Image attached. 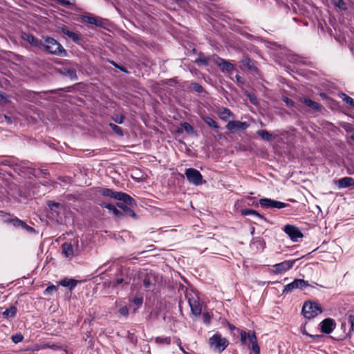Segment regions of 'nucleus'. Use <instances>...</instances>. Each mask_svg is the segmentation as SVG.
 I'll return each instance as SVG.
<instances>
[{"mask_svg":"<svg viewBox=\"0 0 354 354\" xmlns=\"http://www.w3.org/2000/svg\"><path fill=\"white\" fill-rule=\"evenodd\" d=\"M308 286H309L308 281L300 279H295L292 282L285 286L283 294H288L295 289L303 290Z\"/></svg>","mask_w":354,"mask_h":354,"instance_id":"obj_7","label":"nucleus"},{"mask_svg":"<svg viewBox=\"0 0 354 354\" xmlns=\"http://www.w3.org/2000/svg\"><path fill=\"white\" fill-rule=\"evenodd\" d=\"M259 204L262 207L277 209L284 208L288 205L287 203L267 198L260 199Z\"/></svg>","mask_w":354,"mask_h":354,"instance_id":"obj_9","label":"nucleus"},{"mask_svg":"<svg viewBox=\"0 0 354 354\" xmlns=\"http://www.w3.org/2000/svg\"><path fill=\"white\" fill-rule=\"evenodd\" d=\"M23 228L26 229L27 231H32L33 230L32 227H30L28 225H27L26 227H23Z\"/></svg>","mask_w":354,"mask_h":354,"instance_id":"obj_57","label":"nucleus"},{"mask_svg":"<svg viewBox=\"0 0 354 354\" xmlns=\"http://www.w3.org/2000/svg\"><path fill=\"white\" fill-rule=\"evenodd\" d=\"M241 342L242 344H245L247 339L252 344V349L254 354H259L260 348L257 344V339L254 331L250 330L248 333L241 330L240 333Z\"/></svg>","mask_w":354,"mask_h":354,"instance_id":"obj_5","label":"nucleus"},{"mask_svg":"<svg viewBox=\"0 0 354 354\" xmlns=\"http://www.w3.org/2000/svg\"><path fill=\"white\" fill-rule=\"evenodd\" d=\"M181 127L183 129V130L188 133H192L194 132V128L188 122L182 123Z\"/></svg>","mask_w":354,"mask_h":354,"instance_id":"obj_33","label":"nucleus"},{"mask_svg":"<svg viewBox=\"0 0 354 354\" xmlns=\"http://www.w3.org/2000/svg\"><path fill=\"white\" fill-rule=\"evenodd\" d=\"M81 19L82 21L86 22L90 24H93L97 26H102L104 24L102 19L99 17H94L91 15H82Z\"/></svg>","mask_w":354,"mask_h":354,"instance_id":"obj_16","label":"nucleus"},{"mask_svg":"<svg viewBox=\"0 0 354 354\" xmlns=\"http://www.w3.org/2000/svg\"><path fill=\"white\" fill-rule=\"evenodd\" d=\"M60 30L63 34L67 35L76 44H79L82 40V35L71 31L66 27H61Z\"/></svg>","mask_w":354,"mask_h":354,"instance_id":"obj_15","label":"nucleus"},{"mask_svg":"<svg viewBox=\"0 0 354 354\" xmlns=\"http://www.w3.org/2000/svg\"><path fill=\"white\" fill-rule=\"evenodd\" d=\"M45 48L50 54L65 56L66 52L64 47L55 39L46 37L45 39Z\"/></svg>","mask_w":354,"mask_h":354,"instance_id":"obj_3","label":"nucleus"},{"mask_svg":"<svg viewBox=\"0 0 354 354\" xmlns=\"http://www.w3.org/2000/svg\"><path fill=\"white\" fill-rule=\"evenodd\" d=\"M228 326L230 328V330H232L235 329V326L230 323L228 324Z\"/></svg>","mask_w":354,"mask_h":354,"instance_id":"obj_58","label":"nucleus"},{"mask_svg":"<svg viewBox=\"0 0 354 354\" xmlns=\"http://www.w3.org/2000/svg\"><path fill=\"white\" fill-rule=\"evenodd\" d=\"M241 213L243 215L247 216V215H254L260 219L266 220L265 217L260 214L258 212L252 209H245L241 211Z\"/></svg>","mask_w":354,"mask_h":354,"instance_id":"obj_28","label":"nucleus"},{"mask_svg":"<svg viewBox=\"0 0 354 354\" xmlns=\"http://www.w3.org/2000/svg\"><path fill=\"white\" fill-rule=\"evenodd\" d=\"M24 339V337L21 334H16L12 336V340L14 343L17 344L21 342Z\"/></svg>","mask_w":354,"mask_h":354,"instance_id":"obj_41","label":"nucleus"},{"mask_svg":"<svg viewBox=\"0 0 354 354\" xmlns=\"http://www.w3.org/2000/svg\"><path fill=\"white\" fill-rule=\"evenodd\" d=\"M217 64L223 72L231 73L234 71V66L222 58H218Z\"/></svg>","mask_w":354,"mask_h":354,"instance_id":"obj_20","label":"nucleus"},{"mask_svg":"<svg viewBox=\"0 0 354 354\" xmlns=\"http://www.w3.org/2000/svg\"><path fill=\"white\" fill-rule=\"evenodd\" d=\"M284 101L286 102V104H287L288 105H291V104H292V103H293V102H292V101L291 100L288 99V97H286V99L284 100Z\"/></svg>","mask_w":354,"mask_h":354,"instance_id":"obj_54","label":"nucleus"},{"mask_svg":"<svg viewBox=\"0 0 354 354\" xmlns=\"http://www.w3.org/2000/svg\"><path fill=\"white\" fill-rule=\"evenodd\" d=\"M0 165H9V161L7 160H5L3 161H1L0 162Z\"/></svg>","mask_w":354,"mask_h":354,"instance_id":"obj_55","label":"nucleus"},{"mask_svg":"<svg viewBox=\"0 0 354 354\" xmlns=\"http://www.w3.org/2000/svg\"><path fill=\"white\" fill-rule=\"evenodd\" d=\"M335 183L339 189L346 188L354 185V178L344 177L336 180Z\"/></svg>","mask_w":354,"mask_h":354,"instance_id":"obj_17","label":"nucleus"},{"mask_svg":"<svg viewBox=\"0 0 354 354\" xmlns=\"http://www.w3.org/2000/svg\"><path fill=\"white\" fill-rule=\"evenodd\" d=\"M187 180L194 185H200L203 184V176L200 171L194 168H188L185 171Z\"/></svg>","mask_w":354,"mask_h":354,"instance_id":"obj_6","label":"nucleus"},{"mask_svg":"<svg viewBox=\"0 0 354 354\" xmlns=\"http://www.w3.org/2000/svg\"><path fill=\"white\" fill-rule=\"evenodd\" d=\"M109 127L111 128V129L118 136H123V131H122V129H121V127H120L119 126L113 124V123H110L109 124Z\"/></svg>","mask_w":354,"mask_h":354,"instance_id":"obj_32","label":"nucleus"},{"mask_svg":"<svg viewBox=\"0 0 354 354\" xmlns=\"http://www.w3.org/2000/svg\"><path fill=\"white\" fill-rule=\"evenodd\" d=\"M226 129L230 131L236 130H244L248 127V124L245 122L239 120L230 121L225 126Z\"/></svg>","mask_w":354,"mask_h":354,"instance_id":"obj_13","label":"nucleus"},{"mask_svg":"<svg viewBox=\"0 0 354 354\" xmlns=\"http://www.w3.org/2000/svg\"><path fill=\"white\" fill-rule=\"evenodd\" d=\"M351 330L354 333V316L351 317Z\"/></svg>","mask_w":354,"mask_h":354,"instance_id":"obj_52","label":"nucleus"},{"mask_svg":"<svg viewBox=\"0 0 354 354\" xmlns=\"http://www.w3.org/2000/svg\"><path fill=\"white\" fill-rule=\"evenodd\" d=\"M0 219L4 223H10L13 226L17 227H26L27 225L24 221H21L17 218H11L10 215L6 214L3 212H0Z\"/></svg>","mask_w":354,"mask_h":354,"instance_id":"obj_12","label":"nucleus"},{"mask_svg":"<svg viewBox=\"0 0 354 354\" xmlns=\"http://www.w3.org/2000/svg\"><path fill=\"white\" fill-rule=\"evenodd\" d=\"M284 232L288 235L290 239L295 242L297 241L299 238L303 236V234L299 228L292 225H286L284 227Z\"/></svg>","mask_w":354,"mask_h":354,"instance_id":"obj_11","label":"nucleus"},{"mask_svg":"<svg viewBox=\"0 0 354 354\" xmlns=\"http://www.w3.org/2000/svg\"><path fill=\"white\" fill-rule=\"evenodd\" d=\"M97 192L104 196L115 198L122 201L124 203H127L129 205L133 206L136 205L134 199L124 192H114L111 189L104 187H100Z\"/></svg>","mask_w":354,"mask_h":354,"instance_id":"obj_1","label":"nucleus"},{"mask_svg":"<svg viewBox=\"0 0 354 354\" xmlns=\"http://www.w3.org/2000/svg\"><path fill=\"white\" fill-rule=\"evenodd\" d=\"M26 39L30 44H32L35 46H39L41 44V41H39L32 35H28L26 37Z\"/></svg>","mask_w":354,"mask_h":354,"instance_id":"obj_31","label":"nucleus"},{"mask_svg":"<svg viewBox=\"0 0 354 354\" xmlns=\"http://www.w3.org/2000/svg\"><path fill=\"white\" fill-rule=\"evenodd\" d=\"M335 326L334 320L330 318H327L321 322V330L326 334H330L334 330Z\"/></svg>","mask_w":354,"mask_h":354,"instance_id":"obj_14","label":"nucleus"},{"mask_svg":"<svg viewBox=\"0 0 354 354\" xmlns=\"http://www.w3.org/2000/svg\"><path fill=\"white\" fill-rule=\"evenodd\" d=\"M123 282V279L118 278L113 283V286L115 287H117L118 286L120 285Z\"/></svg>","mask_w":354,"mask_h":354,"instance_id":"obj_50","label":"nucleus"},{"mask_svg":"<svg viewBox=\"0 0 354 354\" xmlns=\"http://www.w3.org/2000/svg\"><path fill=\"white\" fill-rule=\"evenodd\" d=\"M128 204L125 203H117V205L120 208L122 209L124 213H126L127 214L129 215L130 216L133 217V218H136V213L131 209L129 208L128 206H127Z\"/></svg>","mask_w":354,"mask_h":354,"instance_id":"obj_26","label":"nucleus"},{"mask_svg":"<svg viewBox=\"0 0 354 354\" xmlns=\"http://www.w3.org/2000/svg\"><path fill=\"white\" fill-rule=\"evenodd\" d=\"M301 102L315 111H319L322 109V106L320 104H319L315 101H313L312 100H310L309 98H306V97L301 98Z\"/></svg>","mask_w":354,"mask_h":354,"instance_id":"obj_21","label":"nucleus"},{"mask_svg":"<svg viewBox=\"0 0 354 354\" xmlns=\"http://www.w3.org/2000/svg\"><path fill=\"white\" fill-rule=\"evenodd\" d=\"M47 205L49 207V208L52 210L56 209V208H58L61 206L60 203H55V202H53V201H49L47 202Z\"/></svg>","mask_w":354,"mask_h":354,"instance_id":"obj_42","label":"nucleus"},{"mask_svg":"<svg viewBox=\"0 0 354 354\" xmlns=\"http://www.w3.org/2000/svg\"><path fill=\"white\" fill-rule=\"evenodd\" d=\"M344 97L343 98L344 102H345L346 104H349L350 106L354 107V99L350 96L345 95V94H344Z\"/></svg>","mask_w":354,"mask_h":354,"instance_id":"obj_39","label":"nucleus"},{"mask_svg":"<svg viewBox=\"0 0 354 354\" xmlns=\"http://www.w3.org/2000/svg\"><path fill=\"white\" fill-rule=\"evenodd\" d=\"M209 344L214 351L222 352L227 348L229 342L221 334L215 333L209 339Z\"/></svg>","mask_w":354,"mask_h":354,"instance_id":"obj_4","label":"nucleus"},{"mask_svg":"<svg viewBox=\"0 0 354 354\" xmlns=\"http://www.w3.org/2000/svg\"><path fill=\"white\" fill-rule=\"evenodd\" d=\"M111 63L114 66H115V67L118 68L119 69H120L122 71L125 72V73H127V70H126L124 68L118 66V65H117L114 62H111Z\"/></svg>","mask_w":354,"mask_h":354,"instance_id":"obj_53","label":"nucleus"},{"mask_svg":"<svg viewBox=\"0 0 354 354\" xmlns=\"http://www.w3.org/2000/svg\"><path fill=\"white\" fill-rule=\"evenodd\" d=\"M112 120L118 124H122L124 120V116L123 115H114L112 116Z\"/></svg>","mask_w":354,"mask_h":354,"instance_id":"obj_36","label":"nucleus"},{"mask_svg":"<svg viewBox=\"0 0 354 354\" xmlns=\"http://www.w3.org/2000/svg\"><path fill=\"white\" fill-rule=\"evenodd\" d=\"M17 311V308L12 306L3 312L2 315L4 318L6 319L13 318L15 317Z\"/></svg>","mask_w":354,"mask_h":354,"instance_id":"obj_25","label":"nucleus"},{"mask_svg":"<svg viewBox=\"0 0 354 354\" xmlns=\"http://www.w3.org/2000/svg\"><path fill=\"white\" fill-rule=\"evenodd\" d=\"M78 247V240L73 239L70 243H64L62 245V254L66 258H72L75 255V250L74 246Z\"/></svg>","mask_w":354,"mask_h":354,"instance_id":"obj_10","label":"nucleus"},{"mask_svg":"<svg viewBox=\"0 0 354 354\" xmlns=\"http://www.w3.org/2000/svg\"><path fill=\"white\" fill-rule=\"evenodd\" d=\"M192 87L194 91H196L198 93H202L203 91V86L201 84H199L198 83H196V82L192 83Z\"/></svg>","mask_w":354,"mask_h":354,"instance_id":"obj_40","label":"nucleus"},{"mask_svg":"<svg viewBox=\"0 0 354 354\" xmlns=\"http://www.w3.org/2000/svg\"><path fill=\"white\" fill-rule=\"evenodd\" d=\"M56 2L63 6L68 7L75 5V1H71L70 0H56Z\"/></svg>","mask_w":354,"mask_h":354,"instance_id":"obj_35","label":"nucleus"},{"mask_svg":"<svg viewBox=\"0 0 354 354\" xmlns=\"http://www.w3.org/2000/svg\"><path fill=\"white\" fill-rule=\"evenodd\" d=\"M335 5L342 10L346 9V4L343 0H336Z\"/></svg>","mask_w":354,"mask_h":354,"instance_id":"obj_43","label":"nucleus"},{"mask_svg":"<svg viewBox=\"0 0 354 354\" xmlns=\"http://www.w3.org/2000/svg\"><path fill=\"white\" fill-rule=\"evenodd\" d=\"M203 120L205 122L207 125L213 129H218L219 128V126L218 125L216 122L211 117L204 116L203 117Z\"/></svg>","mask_w":354,"mask_h":354,"instance_id":"obj_29","label":"nucleus"},{"mask_svg":"<svg viewBox=\"0 0 354 354\" xmlns=\"http://www.w3.org/2000/svg\"><path fill=\"white\" fill-rule=\"evenodd\" d=\"M251 245H253L257 251H262L265 248L266 243L261 238H254L251 241Z\"/></svg>","mask_w":354,"mask_h":354,"instance_id":"obj_22","label":"nucleus"},{"mask_svg":"<svg viewBox=\"0 0 354 354\" xmlns=\"http://www.w3.org/2000/svg\"><path fill=\"white\" fill-rule=\"evenodd\" d=\"M45 346L53 350H63L66 354H69L67 346L65 345L46 344Z\"/></svg>","mask_w":354,"mask_h":354,"instance_id":"obj_30","label":"nucleus"},{"mask_svg":"<svg viewBox=\"0 0 354 354\" xmlns=\"http://www.w3.org/2000/svg\"><path fill=\"white\" fill-rule=\"evenodd\" d=\"M67 75L70 77L73 78L76 77V71L74 69H69L67 71Z\"/></svg>","mask_w":354,"mask_h":354,"instance_id":"obj_49","label":"nucleus"},{"mask_svg":"<svg viewBox=\"0 0 354 354\" xmlns=\"http://www.w3.org/2000/svg\"><path fill=\"white\" fill-rule=\"evenodd\" d=\"M100 205L102 207L108 209L110 212H112V213L116 216L120 217L122 216V213L119 211L113 205L102 203L100 204Z\"/></svg>","mask_w":354,"mask_h":354,"instance_id":"obj_24","label":"nucleus"},{"mask_svg":"<svg viewBox=\"0 0 354 354\" xmlns=\"http://www.w3.org/2000/svg\"><path fill=\"white\" fill-rule=\"evenodd\" d=\"M57 286L54 285L49 286L46 288V289L44 291L45 295H50L53 293L54 292L57 291Z\"/></svg>","mask_w":354,"mask_h":354,"instance_id":"obj_38","label":"nucleus"},{"mask_svg":"<svg viewBox=\"0 0 354 354\" xmlns=\"http://www.w3.org/2000/svg\"><path fill=\"white\" fill-rule=\"evenodd\" d=\"M156 342L157 343H160V344H169L171 342V339H170V337H158L156 339Z\"/></svg>","mask_w":354,"mask_h":354,"instance_id":"obj_37","label":"nucleus"},{"mask_svg":"<svg viewBox=\"0 0 354 354\" xmlns=\"http://www.w3.org/2000/svg\"><path fill=\"white\" fill-rule=\"evenodd\" d=\"M189 304L191 308V311L195 316H199L201 314L202 308L198 301L195 299L189 298Z\"/></svg>","mask_w":354,"mask_h":354,"instance_id":"obj_18","label":"nucleus"},{"mask_svg":"<svg viewBox=\"0 0 354 354\" xmlns=\"http://www.w3.org/2000/svg\"><path fill=\"white\" fill-rule=\"evenodd\" d=\"M250 101H251L252 103H254V97H251L250 96Z\"/></svg>","mask_w":354,"mask_h":354,"instance_id":"obj_60","label":"nucleus"},{"mask_svg":"<svg viewBox=\"0 0 354 354\" xmlns=\"http://www.w3.org/2000/svg\"><path fill=\"white\" fill-rule=\"evenodd\" d=\"M143 283H144L145 287H146V288H149L151 285L150 280L148 279H145L143 281Z\"/></svg>","mask_w":354,"mask_h":354,"instance_id":"obj_51","label":"nucleus"},{"mask_svg":"<svg viewBox=\"0 0 354 354\" xmlns=\"http://www.w3.org/2000/svg\"><path fill=\"white\" fill-rule=\"evenodd\" d=\"M242 63L244 66H247L249 68H251L253 65V63L252 62V61L248 57L244 58L242 61Z\"/></svg>","mask_w":354,"mask_h":354,"instance_id":"obj_44","label":"nucleus"},{"mask_svg":"<svg viewBox=\"0 0 354 354\" xmlns=\"http://www.w3.org/2000/svg\"><path fill=\"white\" fill-rule=\"evenodd\" d=\"M77 283V281L73 279L65 278L59 281V284L63 287H68L70 290L73 289Z\"/></svg>","mask_w":354,"mask_h":354,"instance_id":"obj_23","label":"nucleus"},{"mask_svg":"<svg viewBox=\"0 0 354 354\" xmlns=\"http://www.w3.org/2000/svg\"><path fill=\"white\" fill-rule=\"evenodd\" d=\"M119 313L124 317H127L129 315V309L127 306H123L119 310Z\"/></svg>","mask_w":354,"mask_h":354,"instance_id":"obj_45","label":"nucleus"},{"mask_svg":"<svg viewBox=\"0 0 354 354\" xmlns=\"http://www.w3.org/2000/svg\"><path fill=\"white\" fill-rule=\"evenodd\" d=\"M5 99H6V95L3 93H0V102Z\"/></svg>","mask_w":354,"mask_h":354,"instance_id":"obj_56","label":"nucleus"},{"mask_svg":"<svg viewBox=\"0 0 354 354\" xmlns=\"http://www.w3.org/2000/svg\"><path fill=\"white\" fill-rule=\"evenodd\" d=\"M297 259L286 260L279 263L274 264L273 266V272L275 274H280L286 272V271L290 270L293 267Z\"/></svg>","mask_w":354,"mask_h":354,"instance_id":"obj_8","label":"nucleus"},{"mask_svg":"<svg viewBox=\"0 0 354 354\" xmlns=\"http://www.w3.org/2000/svg\"><path fill=\"white\" fill-rule=\"evenodd\" d=\"M301 333H302L304 335H307V336H309V337H312V338H314V339H315V338H318V337H320V335H310V334L306 332V329H305V328H304V327L301 328Z\"/></svg>","mask_w":354,"mask_h":354,"instance_id":"obj_47","label":"nucleus"},{"mask_svg":"<svg viewBox=\"0 0 354 354\" xmlns=\"http://www.w3.org/2000/svg\"><path fill=\"white\" fill-rule=\"evenodd\" d=\"M217 113L220 119L224 121H226L230 118H234L233 113L228 108L225 107L219 108L218 109Z\"/></svg>","mask_w":354,"mask_h":354,"instance_id":"obj_19","label":"nucleus"},{"mask_svg":"<svg viewBox=\"0 0 354 354\" xmlns=\"http://www.w3.org/2000/svg\"><path fill=\"white\" fill-rule=\"evenodd\" d=\"M250 101H251L252 103H254V97H251L250 96Z\"/></svg>","mask_w":354,"mask_h":354,"instance_id":"obj_59","label":"nucleus"},{"mask_svg":"<svg viewBox=\"0 0 354 354\" xmlns=\"http://www.w3.org/2000/svg\"><path fill=\"white\" fill-rule=\"evenodd\" d=\"M143 299L142 297H135L133 302L136 306H140L142 304Z\"/></svg>","mask_w":354,"mask_h":354,"instance_id":"obj_48","label":"nucleus"},{"mask_svg":"<svg viewBox=\"0 0 354 354\" xmlns=\"http://www.w3.org/2000/svg\"><path fill=\"white\" fill-rule=\"evenodd\" d=\"M257 133L264 140L270 141L272 139L275 138V136L270 134L268 131L266 130H259L257 131Z\"/></svg>","mask_w":354,"mask_h":354,"instance_id":"obj_27","label":"nucleus"},{"mask_svg":"<svg viewBox=\"0 0 354 354\" xmlns=\"http://www.w3.org/2000/svg\"><path fill=\"white\" fill-rule=\"evenodd\" d=\"M302 314L307 319H312L322 313L320 305L317 302L306 301L302 307Z\"/></svg>","mask_w":354,"mask_h":354,"instance_id":"obj_2","label":"nucleus"},{"mask_svg":"<svg viewBox=\"0 0 354 354\" xmlns=\"http://www.w3.org/2000/svg\"><path fill=\"white\" fill-rule=\"evenodd\" d=\"M203 322L205 324H209L210 321H211V316L209 315V313H204L203 315Z\"/></svg>","mask_w":354,"mask_h":354,"instance_id":"obj_46","label":"nucleus"},{"mask_svg":"<svg viewBox=\"0 0 354 354\" xmlns=\"http://www.w3.org/2000/svg\"><path fill=\"white\" fill-rule=\"evenodd\" d=\"M195 62L197 64L207 65L209 62V59L205 56L200 55L198 58L196 59Z\"/></svg>","mask_w":354,"mask_h":354,"instance_id":"obj_34","label":"nucleus"}]
</instances>
